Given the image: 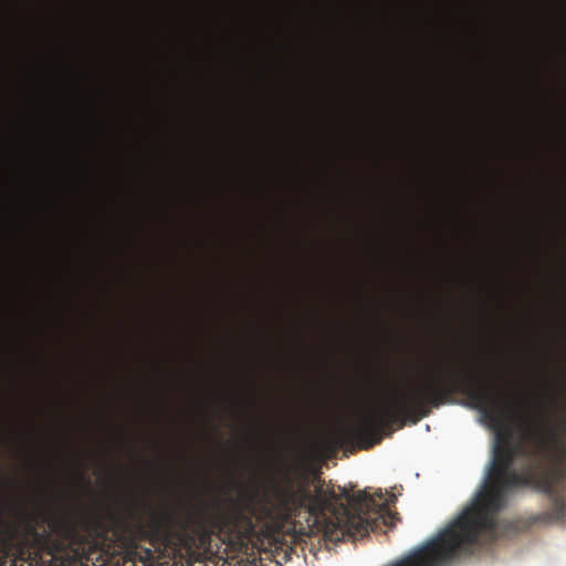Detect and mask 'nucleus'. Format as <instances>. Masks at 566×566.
<instances>
[{"label":"nucleus","instance_id":"7","mask_svg":"<svg viewBox=\"0 0 566 566\" xmlns=\"http://www.w3.org/2000/svg\"><path fill=\"white\" fill-rule=\"evenodd\" d=\"M142 507H144V510H150L151 509V506L147 502L142 503Z\"/></svg>","mask_w":566,"mask_h":566},{"label":"nucleus","instance_id":"4","mask_svg":"<svg viewBox=\"0 0 566 566\" xmlns=\"http://www.w3.org/2000/svg\"><path fill=\"white\" fill-rule=\"evenodd\" d=\"M243 504V495L240 496L235 502L232 503L230 510L218 514L216 517L205 521H199L193 524H186L184 527L177 531H167L164 536H161V541H164V545L167 549L171 551L172 555L176 556L178 554L185 553L188 556L192 557L197 555L200 551H206L211 544L212 531L208 526V523H211L216 528L230 537L233 542L245 543L251 541L253 534L249 538H239L227 532L222 528L220 524L221 515L231 511L234 506H239Z\"/></svg>","mask_w":566,"mask_h":566},{"label":"nucleus","instance_id":"5","mask_svg":"<svg viewBox=\"0 0 566 566\" xmlns=\"http://www.w3.org/2000/svg\"><path fill=\"white\" fill-rule=\"evenodd\" d=\"M154 562V553L151 549L144 546H135L127 551L125 557V564H130L132 566H147L153 564Z\"/></svg>","mask_w":566,"mask_h":566},{"label":"nucleus","instance_id":"10","mask_svg":"<svg viewBox=\"0 0 566 566\" xmlns=\"http://www.w3.org/2000/svg\"><path fill=\"white\" fill-rule=\"evenodd\" d=\"M553 406H554V407H557V406H558V402L556 401V399H553Z\"/></svg>","mask_w":566,"mask_h":566},{"label":"nucleus","instance_id":"3","mask_svg":"<svg viewBox=\"0 0 566 566\" xmlns=\"http://www.w3.org/2000/svg\"><path fill=\"white\" fill-rule=\"evenodd\" d=\"M348 506H342L343 512L336 515L335 523L325 532L329 542L356 541L378 531L381 525L395 526L397 513H391L385 503L367 491L349 494L344 491Z\"/></svg>","mask_w":566,"mask_h":566},{"label":"nucleus","instance_id":"6","mask_svg":"<svg viewBox=\"0 0 566 566\" xmlns=\"http://www.w3.org/2000/svg\"><path fill=\"white\" fill-rule=\"evenodd\" d=\"M558 428L566 432V418L565 417L559 418Z\"/></svg>","mask_w":566,"mask_h":566},{"label":"nucleus","instance_id":"9","mask_svg":"<svg viewBox=\"0 0 566 566\" xmlns=\"http://www.w3.org/2000/svg\"><path fill=\"white\" fill-rule=\"evenodd\" d=\"M83 554H84V552H83V551H82V552H80V553H76V557L81 558Z\"/></svg>","mask_w":566,"mask_h":566},{"label":"nucleus","instance_id":"11","mask_svg":"<svg viewBox=\"0 0 566 566\" xmlns=\"http://www.w3.org/2000/svg\"><path fill=\"white\" fill-rule=\"evenodd\" d=\"M377 497H378V499H382V493H381V492H378V493H377Z\"/></svg>","mask_w":566,"mask_h":566},{"label":"nucleus","instance_id":"2","mask_svg":"<svg viewBox=\"0 0 566 566\" xmlns=\"http://www.w3.org/2000/svg\"><path fill=\"white\" fill-rule=\"evenodd\" d=\"M334 499L335 491L325 490L321 481L312 491L308 475L301 472L296 478L284 474L281 481H271L262 491L244 493L243 504L221 515L220 524L230 534L249 538L258 523L277 525L301 510L318 515Z\"/></svg>","mask_w":566,"mask_h":566},{"label":"nucleus","instance_id":"1","mask_svg":"<svg viewBox=\"0 0 566 566\" xmlns=\"http://www.w3.org/2000/svg\"><path fill=\"white\" fill-rule=\"evenodd\" d=\"M455 395L467 397L480 410L490 427L497 431L492 464L485 485L473 505L449 526L421 546V566H448L470 553L482 534L494 536L496 514L505 506L509 494L524 488L542 492L551 500L558 520L566 518V447L553 453L559 433L541 416L533 427L525 418L524 438L533 443L512 441L510 424L518 418L509 400L499 395L486 377L472 365L457 364L421 382V419L432 409L453 402Z\"/></svg>","mask_w":566,"mask_h":566},{"label":"nucleus","instance_id":"8","mask_svg":"<svg viewBox=\"0 0 566 566\" xmlns=\"http://www.w3.org/2000/svg\"><path fill=\"white\" fill-rule=\"evenodd\" d=\"M138 506H139V503H137V502L132 503V507H133V509H136V507H138Z\"/></svg>","mask_w":566,"mask_h":566}]
</instances>
